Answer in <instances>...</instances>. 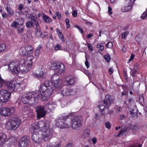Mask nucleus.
Returning a JSON list of instances; mask_svg holds the SVG:
<instances>
[{
    "instance_id": "obj_1",
    "label": "nucleus",
    "mask_w": 147,
    "mask_h": 147,
    "mask_svg": "<svg viewBox=\"0 0 147 147\" xmlns=\"http://www.w3.org/2000/svg\"><path fill=\"white\" fill-rule=\"evenodd\" d=\"M51 80L53 82L47 81L41 85L39 91L29 92L26 96L23 97L21 98L23 103L32 105L36 102L39 97L43 101L48 100L52 94L54 87L58 88L61 86L59 79V76L57 75L54 74L51 78Z\"/></svg>"
},
{
    "instance_id": "obj_2",
    "label": "nucleus",
    "mask_w": 147,
    "mask_h": 147,
    "mask_svg": "<svg viewBox=\"0 0 147 147\" xmlns=\"http://www.w3.org/2000/svg\"><path fill=\"white\" fill-rule=\"evenodd\" d=\"M34 129L39 131H42V136L45 141H48L53 135V131L48 127V125L45 123L40 122L37 123L34 126Z\"/></svg>"
},
{
    "instance_id": "obj_3",
    "label": "nucleus",
    "mask_w": 147,
    "mask_h": 147,
    "mask_svg": "<svg viewBox=\"0 0 147 147\" xmlns=\"http://www.w3.org/2000/svg\"><path fill=\"white\" fill-rule=\"evenodd\" d=\"M113 103V100L111 96L106 95L103 102L98 105V108L101 111L102 114L105 115L108 114H111L113 113V111H110L109 108Z\"/></svg>"
},
{
    "instance_id": "obj_4",
    "label": "nucleus",
    "mask_w": 147,
    "mask_h": 147,
    "mask_svg": "<svg viewBox=\"0 0 147 147\" xmlns=\"http://www.w3.org/2000/svg\"><path fill=\"white\" fill-rule=\"evenodd\" d=\"M21 64L18 61L10 62L8 65V69L13 74H18L20 73Z\"/></svg>"
},
{
    "instance_id": "obj_5",
    "label": "nucleus",
    "mask_w": 147,
    "mask_h": 147,
    "mask_svg": "<svg viewBox=\"0 0 147 147\" xmlns=\"http://www.w3.org/2000/svg\"><path fill=\"white\" fill-rule=\"evenodd\" d=\"M20 123L17 119H11L7 122L5 127L8 130H15L18 127Z\"/></svg>"
},
{
    "instance_id": "obj_6",
    "label": "nucleus",
    "mask_w": 147,
    "mask_h": 147,
    "mask_svg": "<svg viewBox=\"0 0 147 147\" xmlns=\"http://www.w3.org/2000/svg\"><path fill=\"white\" fill-rule=\"evenodd\" d=\"M64 113L62 117L63 119H61L60 118H58L56 121V125L58 127L60 128H67L69 127V126L65 123V119L68 117L69 116L65 115Z\"/></svg>"
},
{
    "instance_id": "obj_7",
    "label": "nucleus",
    "mask_w": 147,
    "mask_h": 147,
    "mask_svg": "<svg viewBox=\"0 0 147 147\" xmlns=\"http://www.w3.org/2000/svg\"><path fill=\"white\" fill-rule=\"evenodd\" d=\"M51 67L55 71L59 74L63 72L65 68L64 65L60 62L52 63Z\"/></svg>"
},
{
    "instance_id": "obj_8",
    "label": "nucleus",
    "mask_w": 147,
    "mask_h": 147,
    "mask_svg": "<svg viewBox=\"0 0 147 147\" xmlns=\"http://www.w3.org/2000/svg\"><path fill=\"white\" fill-rule=\"evenodd\" d=\"M82 119L81 116H77L75 117L71 120V126L74 129H76L82 126Z\"/></svg>"
},
{
    "instance_id": "obj_9",
    "label": "nucleus",
    "mask_w": 147,
    "mask_h": 147,
    "mask_svg": "<svg viewBox=\"0 0 147 147\" xmlns=\"http://www.w3.org/2000/svg\"><path fill=\"white\" fill-rule=\"evenodd\" d=\"M15 108L14 107H3L1 109L0 113L2 115L6 117L13 114Z\"/></svg>"
},
{
    "instance_id": "obj_10",
    "label": "nucleus",
    "mask_w": 147,
    "mask_h": 147,
    "mask_svg": "<svg viewBox=\"0 0 147 147\" xmlns=\"http://www.w3.org/2000/svg\"><path fill=\"white\" fill-rule=\"evenodd\" d=\"M11 93L5 90H2L0 91V101L3 102L7 101L10 96Z\"/></svg>"
},
{
    "instance_id": "obj_11",
    "label": "nucleus",
    "mask_w": 147,
    "mask_h": 147,
    "mask_svg": "<svg viewBox=\"0 0 147 147\" xmlns=\"http://www.w3.org/2000/svg\"><path fill=\"white\" fill-rule=\"evenodd\" d=\"M34 130L32 136V138L33 141L35 143L39 144L41 143L42 142V138L39 137V134L38 133L39 130L34 129Z\"/></svg>"
},
{
    "instance_id": "obj_12",
    "label": "nucleus",
    "mask_w": 147,
    "mask_h": 147,
    "mask_svg": "<svg viewBox=\"0 0 147 147\" xmlns=\"http://www.w3.org/2000/svg\"><path fill=\"white\" fill-rule=\"evenodd\" d=\"M36 111L37 113V117L39 119L44 117L46 115L47 111H46L43 106H38L36 107Z\"/></svg>"
},
{
    "instance_id": "obj_13",
    "label": "nucleus",
    "mask_w": 147,
    "mask_h": 147,
    "mask_svg": "<svg viewBox=\"0 0 147 147\" xmlns=\"http://www.w3.org/2000/svg\"><path fill=\"white\" fill-rule=\"evenodd\" d=\"M21 66L20 68V73L22 72L23 74L26 73L28 72L31 69L32 65L27 63H26L24 65V63L23 64V62H20Z\"/></svg>"
},
{
    "instance_id": "obj_14",
    "label": "nucleus",
    "mask_w": 147,
    "mask_h": 147,
    "mask_svg": "<svg viewBox=\"0 0 147 147\" xmlns=\"http://www.w3.org/2000/svg\"><path fill=\"white\" fill-rule=\"evenodd\" d=\"M29 141L26 136H23L19 142V147H26L28 146Z\"/></svg>"
},
{
    "instance_id": "obj_15",
    "label": "nucleus",
    "mask_w": 147,
    "mask_h": 147,
    "mask_svg": "<svg viewBox=\"0 0 147 147\" xmlns=\"http://www.w3.org/2000/svg\"><path fill=\"white\" fill-rule=\"evenodd\" d=\"M74 92L72 90H70L67 88H64L61 92V93L63 96H68L74 94Z\"/></svg>"
},
{
    "instance_id": "obj_16",
    "label": "nucleus",
    "mask_w": 147,
    "mask_h": 147,
    "mask_svg": "<svg viewBox=\"0 0 147 147\" xmlns=\"http://www.w3.org/2000/svg\"><path fill=\"white\" fill-rule=\"evenodd\" d=\"M34 59V57L32 55H30L27 57L26 59H22L21 61V62H23V64L24 63V65L26 63H27L28 64H29L32 66L33 62L32 60Z\"/></svg>"
},
{
    "instance_id": "obj_17",
    "label": "nucleus",
    "mask_w": 147,
    "mask_h": 147,
    "mask_svg": "<svg viewBox=\"0 0 147 147\" xmlns=\"http://www.w3.org/2000/svg\"><path fill=\"white\" fill-rule=\"evenodd\" d=\"M45 71L42 69L39 70V73H32V76L34 77H35L39 79H43L45 78Z\"/></svg>"
},
{
    "instance_id": "obj_18",
    "label": "nucleus",
    "mask_w": 147,
    "mask_h": 147,
    "mask_svg": "<svg viewBox=\"0 0 147 147\" xmlns=\"http://www.w3.org/2000/svg\"><path fill=\"white\" fill-rule=\"evenodd\" d=\"M66 81L67 84L71 85L74 83L75 80V78L73 77L68 76L66 77Z\"/></svg>"
},
{
    "instance_id": "obj_19",
    "label": "nucleus",
    "mask_w": 147,
    "mask_h": 147,
    "mask_svg": "<svg viewBox=\"0 0 147 147\" xmlns=\"http://www.w3.org/2000/svg\"><path fill=\"white\" fill-rule=\"evenodd\" d=\"M36 28H35L36 31L35 32V34L36 36L37 37H40L41 36L42 32L40 30V27L39 26V23L38 24H36Z\"/></svg>"
},
{
    "instance_id": "obj_20",
    "label": "nucleus",
    "mask_w": 147,
    "mask_h": 147,
    "mask_svg": "<svg viewBox=\"0 0 147 147\" xmlns=\"http://www.w3.org/2000/svg\"><path fill=\"white\" fill-rule=\"evenodd\" d=\"M7 139L6 138V135L3 133L0 134V146L2 145V144L6 142Z\"/></svg>"
},
{
    "instance_id": "obj_21",
    "label": "nucleus",
    "mask_w": 147,
    "mask_h": 147,
    "mask_svg": "<svg viewBox=\"0 0 147 147\" xmlns=\"http://www.w3.org/2000/svg\"><path fill=\"white\" fill-rule=\"evenodd\" d=\"M5 10L7 11V14L8 15L12 16L14 14V11L11 9L9 5H7V7L5 8Z\"/></svg>"
},
{
    "instance_id": "obj_22",
    "label": "nucleus",
    "mask_w": 147,
    "mask_h": 147,
    "mask_svg": "<svg viewBox=\"0 0 147 147\" xmlns=\"http://www.w3.org/2000/svg\"><path fill=\"white\" fill-rule=\"evenodd\" d=\"M90 134V130L88 129H86L83 131L82 136L84 138H88Z\"/></svg>"
},
{
    "instance_id": "obj_23",
    "label": "nucleus",
    "mask_w": 147,
    "mask_h": 147,
    "mask_svg": "<svg viewBox=\"0 0 147 147\" xmlns=\"http://www.w3.org/2000/svg\"><path fill=\"white\" fill-rule=\"evenodd\" d=\"M30 16V18L31 20L35 22V25L38 24L39 23L36 20L37 18L36 14L34 13H31Z\"/></svg>"
},
{
    "instance_id": "obj_24",
    "label": "nucleus",
    "mask_w": 147,
    "mask_h": 147,
    "mask_svg": "<svg viewBox=\"0 0 147 147\" xmlns=\"http://www.w3.org/2000/svg\"><path fill=\"white\" fill-rule=\"evenodd\" d=\"M42 46L41 45H39L36 48L35 52V55L36 57H38L42 51Z\"/></svg>"
},
{
    "instance_id": "obj_25",
    "label": "nucleus",
    "mask_w": 147,
    "mask_h": 147,
    "mask_svg": "<svg viewBox=\"0 0 147 147\" xmlns=\"http://www.w3.org/2000/svg\"><path fill=\"white\" fill-rule=\"evenodd\" d=\"M16 141V140L14 137H11L8 139H7L6 142H7V144H9L8 142H9V145L10 146L14 144Z\"/></svg>"
},
{
    "instance_id": "obj_26",
    "label": "nucleus",
    "mask_w": 147,
    "mask_h": 147,
    "mask_svg": "<svg viewBox=\"0 0 147 147\" xmlns=\"http://www.w3.org/2000/svg\"><path fill=\"white\" fill-rule=\"evenodd\" d=\"M43 108H44V109L47 111V110H51L52 107H53L51 102H49V103L45 104V105L43 106Z\"/></svg>"
},
{
    "instance_id": "obj_27",
    "label": "nucleus",
    "mask_w": 147,
    "mask_h": 147,
    "mask_svg": "<svg viewBox=\"0 0 147 147\" xmlns=\"http://www.w3.org/2000/svg\"><path fill=\"white\" fill-rule=\"evenodd\" d=\"M35 25V22L33 21H29L27 22L26 24V26L28 28L33 27Z\"/></svg>"
},
{
    "instance_id": "obj_28",
    "label": "nucleus",
    "mask_w": 147,
    "mask_h": 147,
    "mask_svg": "<svg viewBox=\"0 0 147 147\" xmlns=\"http://www.w3.org/2000/svg\"><path fill=\"white\" fill-rule=\"evenodd\" d=\"M42 18L47 23H50L52 21V20L51 18L45 14L42 15Z\"/></svg>"
},
{
    "instance_id": "obj_29",
    "label": "nucleus",
    "mask_w": 147,
    "mask_h": 147,
    "mask_svg": "<svg viewBox=\"0 0 147 147\" xmlns=\"http://www.w3.org/2000/svg\"><path fill=\"white\" fill-rule=\"evenodd\" d=\"M19 52L21 55L26 56L28 55L25 47H23L20 49Z\"/></svg>"
},
{
    "instance_id": "obj_30",
    "label": "nucleus",
    "mask_w": 147,
    "mask_h": 147,
    "mask_svg": "<svg viewBox=\"0 0 147 147\" xmlns=\"http://www.w3.org/2000/svg\"><path fill=\"white\" fill-rule=\"evenodd\" d=\"M128 5L124 8V9H122V10L123 12L128 11L130 10L132 7V5L128 3Z\"/></svg>"
},
{
    "instance_id": "obj_31",
    "label": "nucleus",
    "mask_w": 147,
    "mask_h": 147,
    "mask_svg": "<svg viewBox=\"0 0 147 147\" xmlns=\"http://www.w3.org/2000/svg\"><path fill=\"white\" fill-rule=\"evenodd\" d=\"M130 74L133 77H134L137 75L138 71L133 69L132 68H130Z\"/></svg>"
},
{
    "instance_id": "obj_32",
    "label": "nucleus",
    "mask_w": 147,
    "mask_h": 147,
    "mask_svg": "<svg viewBox=\"0 0 147 147\" xmlns=\"http://www.w3.org/2000/svg\"><path fill=\"white\" fill-rule=\"evenodd\" d=\"M26 51L27 52L28 54L31 53L32 52V47L30 46H27L25 47Z\"/></svg>"
},
{
    "instance_id": "obj_33",
    "label": "nucleus",
    "mask_w": 147,
    "mask_h": 147,
    "mask_svg": "<svg viewBox=\"0 0 147 147\" xmlns=\"http://www.w3.org/2000/svg\"><path fill=\"white\" fill-rule=\"evenodd\" d=\"M97 47L98 49V51L99 52H102L104 49V47L102 43H98L97 46Z\"/></svg>"
},
{
    "instance_id": "obj_34",
    "label": "nucleus",
    "mask_w": 147,
    "mask_h": 147,
    "mask_svg": "<svg viewBox=\"0 0 147 147\" xmlns=\"http://www.w3.org/2000/svg\"><path fill=\"white\" fill-rule=\"evenodd\" d=\"M142 19L144 20L147 19V8L146 11L142 14L141 16Z\"/></svg>"
},
{
    "instance_id": "obj_35",
    "label": "nucleus",
    "mask_w": 147,
    "mask_h": 147,
    "mask_svg": "<svg viewBox=\"0 0 147 147\" xmlns=\"http://www.w3.org/2000/svg\"><path fill=\"white\" fill-rule=\"evenodd\" d=\"M25 28V26H22L19 27L18 29V33L19 34L22 33L23 32Z\"/></svg>"
},
{
    "instance_id": "obj_36",
    "label": "nucleus",
    "mask_w": 147,
    "mask_h": 147,
    "mask_svg": "<svg viewBox=\"0 0 147 147\" xmlns=\"http://www.w3.org/2000/svg\"><path fill=\"white\" fill-rule=\"evenodd\" d=\"M126 129L127 128L125 127L123 129H121V131L119 132L118 134L117 135V136H119L121 135L124 134L125 132Z\"/></svg>"
},
{
    "instance_id": "obj_37",
    "label": "nucleus",
    "mask_w": 147,
    "mask_h": 147,
    "mask_svg": "<svg viewBox=\"0 0 147 147\" xmlns=\"http://www.w3.org/2000/svg\"><path fill=\"white\" fill-rule=\"evenodd\" d=\"M104 58L106 61L107 62L110 61L111 59L109 53L105 56Z\"/></svg>"
},
{
    "instance_id": "obj_38",
    "label": "nucleus",
    "mask_w": 147,
    "mask_h": 147,
    "mask_svg": "<svg viewBox=\"0 0 147 147\" xmlns=\"http://www.w3.org/2000/svg\"><path fill=\"white\" fill-rule=\"evenodd\" d=\"M127 102L129 104H131L132 102H133V99L132 98H129L127 99ZM124 103L126 105H127L128 107H129V105H128L127 103H126V101H125Z\"/></svg>"
},
{
    "instance_id": "obj_39",
    "label": "nucleus",
    "mask_w": 147,
    "mask_h": 147,
    "mask_svg": "<svg viewBox=\"0 0 147 147\" xmlns=\"http://www.w3.org/2000/svg\"><path fill=\"white\" fill-rule=\"evenodd\" d=\"M129 32L128 31H126L123 32L121 33L122 37L123 38H126L127 36L129 34Z\"/></svg>"
},
{
    "instance_id": "obj_40",
    "label": "nucleus",
    "mask_w": 147,
    "mask_h": 147,
    "mask_svg": "<svg viewBox=\"0 0 147 147\" xmlns=\"http://www.w3.org/2000/svg\"><path fill=\"white\" fill-rule=\"evenodd\" d=\"M6 48L5 45L4 43L0 44V52L5 50Z\"/></svg>"
},
{
    "instance_id": "obj_41",
    "label": "nucleus",
    "mask_w": 147,
    "mask_h": 147,
    "mask_svg": "<svg viewBox=\"0 0 147 147\" xmlns=\"http://www.w3.org/2000/svg\"><path fill=\"white\" fill-rule=\"evenodd\" d=\"M17 25H19V24L18 22L16 21H14L11 25L12 27H14L15 28H17Z\"/></svg>"
},
{
    "instance_id": "obj_42",
    "label": "nucleus",
    "mask_w": 147,
    "mask_h": 147,
    "mask_svg": "<svg viewBox=\"0 0 147 147\" xmlns=\"http://www.w3.org/2000/svg\"><path fill=\"white\" fill-rule=\"evenodd\" d=\"M18 21V23L19 25L22 26L24 24V19L23 18H21L19 19Z\"/></svg>"
},
{
    "instance_id": "obj_43",
    "label": "nucleus",
    "mask_w": 147,
    "mask_h": 147,
    "mask_svg": "<svg viewBox=\"0 0 147 147\" xmlns=\"http://www.w3.org/2000/svg\"><path fill=\"white\" fill-rule=\"evenodd\" d=\"M61 143L60 142L56 143L53 145H51V147H60L61 146Z\"/></svg>"
},
{
    "instance_id": "obj_44",
    "label": "nucleus",
    "mask_w": 147,
    "mask_h": 147,
    "mask_svg": "<svg viewBox=\"0 0 147 147\" xmlns=\"http://www.w3.org/2000/svg\"><path fill=\"white\" fill-rule=\"evenodd\" d=\"M113 46V43L111 42H110L107 43L106 45V47L107 48L109 49L112 48Z\"/></svg>"
},
{
    "instance_id": "obj_45",
    "label": "nucleus",
    "mask_w": 147,
    "mask_h": 147,
    "mask_svg": "<svg viewBox=\"0 0 147 147\" xmlns=\"http://www.w3.org/2000/svg\"><path fill=\"white\" fill-rule=\"evenodd\" d=\"M57 30H59V33H58V34L59 38L60 39H63V35L62 34L61 32H60L59 30V29H57Z\"/></svg>"
},
{
    "instance_id": "obj_46",
    "label": "nucleus",
    "mask_w": 147,
    "mask_h": 147,
    "mask_svg": "<svg viewBox=\"0 0 147 147\" xmlns=\"http://www.w3.org/2000/svg\"><path fill=\"white\" fill-rule=\"evenodd\" d=\"M61 45L60 44H57L54 47V49L56 51L60 49L61 48Z\"/></svg>"
},
{
    "instance_id": "obj_47",
    "label": "nucleus",
    "mask_w": 147,
    "mask_h": 147,
    "mask_svg": "<svg viewBox=\"0 0 147 147\" xmlns=\"http://www.w3.org/2000/svg\"><path fill=\"white\" fill-rule=\"evenodd\" d=\"M65 22L67 28H69L70 27V25L69 23V19L68 18H66L65 19Z\"/></svg>"
},
{
    "instance_id": "obj_48",
    "label": "nucleus",
    "mask_w": 147,
    "mask_h": 147,
    "mask_svg": "<svg viewBox=\"0 0 147 147\" xmlns=\"http://www.w3.org/2000/svg\"><path fill=\"white\" fill-rule=\"evenodd\" d=\"M74 144L72 143H68L65 145L64 147H74Z\"/></svg>"
},
{
    "instance_id": "obj_49",
    "label": "nucleus",
    "mask_w": 147,
    "mask_h": 147,
    "mask_svg": "<svg viewBox=\"0 0 147 147\" xmlns=\"http://www.w3.org/2000/svg\"><path fill=\"white\" fill-rule=\"evenodd\" d=\"M134 68L132 69L137 71L139 68V65L137 63H136L134 64Z\"/></svg>"
},
{
    "instance_id": "obj_50",
    "label": "nucleus",
    "mask_w": 147,
    "mask_h": 147,
    "mask_svg": "<svg viewBox=\"0 0 147 147\" xmlns=\"http://www.w3.org/2000/svg\"><path fill=\"white\" fill-rule=\"evenodd\" d=\"M24 8V5L23 4L20 3L18 5V10L19 11H22Z\"/></svg>"
},
{
    "instance_id": "obj_51",
    "label": "nucleus",
    "mask_w": 147,
    "mask_h": 147,
    "mask_svg": "<svg viewBox=\"0 0 147 147\" xmlns=\"http://www.w3.org/2000/svg\"><path fill=\"white\" fill-rule=\"evenodd\" d=\"M129 113L131 115H133L134 116H137L138 115V113H137L134 111H133L132 110H130L129 111Z\"/></svg>"
},
{
    "instance_id": "obj_52",
    "label": "nucleus",
    "mask_w": 147,
    "mask_h": 147,
    "mask_svg": "<svg viewBox=\"0 0 147 147\" xmlns=\"http://www.w3.org/2000/svg\"><path fill=\"white\" fill-rule=\"evenodd\" d=\"M87 46L88 49H90L91 51L93 50V48L92 45L90 43H87Z\"/></svg>"
},
{
    "instance_id": "obj_53",
    "label": "nucleus",
    "mask_w": 147,
    "mask_h": 147,
    "mask_svg": "<svg viewBox=\"0 0 147 147\" xmlns=\"http://www.w3.org/2000/svg\"><path fill=\"white\" fill-rule=\"evenodd\" d=\"M132 129L133 131H136L138 129V127L137 125H134L133 126Z\"/></svg>"
},
{
    "instance_id": "obj_54",
    "label": "nucleus",
    "mask_w": 147,
    "mask_h": 147,
    "mask_svg": "<svg viewBox=\"0 0 147 147\" xmlns=\"http://www.w3.org/2000/svg\"><path fill=\"white\" fill-rule=\"evenodd\" d=\"M106 127L108 129H110L111 127L110 123L109 122H106L105 123Z\"/></svg>"
},
{
    "instance_id": "obj_55",
    "label": "nucleus",
    "mask_w": 147,
    "mask_h": 147,
    "mask_svg": "<svg viewBox=\"0 0 147 147\" xmlns=\"http://www.w3.org/2000/svg\"><path fill=\"white\" fill-rule=\"evenodd\" d=\"M56 15L59 19H61V15L59 12H56Z\"/></svg>"
},
{
    "instance_id": "obj_56",
    "label": "nucleus",
    "mask_w": 147,
    "mask_h": 147,
    "mask_svg": "<svg viewBox=\"0 0 147 147\" xmlns=\"http://www.w3.org/2000/svg\"><path fill=\"white\" fill-rule=\"evenodd\" d=\"M131 110L133 111L134 112V111L135 112L138 113V109H137V108L136 106H134L133 107V109Z\"/></svg>"
},
{
    "instance_id": "obj_57",
    "label": "nucleus",
    "mask_w": 147,
    "mask_h": 147,
    "mask_svg": "<svg viewBox=\"0 0 147 147\" xmlns=\"http://www.w3.org/2000/svg\"><path fill=\"white\" fill-rule=\"evenodd\" d=\"M78 13L76 10H74L73 11L72 14L73 16L74 17H76Z\"/></svg>"
},
{
    "instance_id": "obj_58",
    "label": "nucleus",
    "mask_w": 147,
    "mask_h": 147,
    "mask_svg": "<svg viewBox=\"0 0 147 147\" xmlns=\"http://www.w3.org/2000/svg\"><path fill=\"white\" fill-rule=\"evenodd\" d=\"M86 61L85 62V65L86 67L87 68H88L89 67V62L88 61L87 58H86Z\"/></svg>"
},
{
    "instance_id": "obj_59",
    "label": "nucleus",
    "mask_w": 147,
    "mask_h": 147,
    "mask_svg": "<svg viewBox=\"0 0 147 147\" xmlns=\"http://www.w3.org/2000/svg\"><path fill=\"white\" fill-rule=\"evenodd\" d=\"M139 101L141 103L144 102V99L143 96H141L140 97Z\"/></svg>"
},
{
    "instance_id": "obj_60",
    "label": "nucleus",
    "mask_w": 147,
    "mask_h": 147,
    "mask_svg": "<svg viewBox=\"0 0 147 147\" xmlns=\"http://www.w3.org/2000/svg\"><path fill=\"white\" fill-rule=\"evenodd\" d=\"M76 27L79 29L80 32L81 33H82L83 32V30L79 26H77Z\"/></svg>"
},
{
    "instance_id": "obj_61",
    "label": "nucleus",
    "mask_w": 147,
    "mask_h": 147,
    "mask_svg": "<svg viewBox=\"0 0 147 147\" xmlns=\"http://www.w3.org/2000/svg\"><path fill=\"white\" fill-rule=\"evenodd\" d=\"M92 141L94 144H95L97 140L96 138L93 137L92 139Z\"/></svg>"
},
{
    "instance_id": "obj_62",
    "label": "nucleus",
    "mask_w": 147,
    "mask_h": 147,
    "mask_svg": "<svg viewBox=\"0 0 147 147\" xmlns=\"http://www.w3.org/2000/svg\"><path fill=\"white\" fill-rule=\"evenodd\" d=\"M113 72V68L111 67L109 68V72L110 74H111Z\"/></svg>"
},
{
    "instance_id": "obj_63",
    "label": "nucleus",
    "mask_w": 147,
    "mask_h": 147,
    "mask_svg": "<svg viewBox=\"0 0 147 147\" xmlns=\"http://www.w3.org/2000/svg\"><path fill=\"white\" fill-rule=\"evenodd\" d=\"M123 74L125 77V78L126 80L127 79V75L126 72V71H125V70L124 71Z\"/></svg>"
},
{
    "instance_id": "obj_64",
    "label": "nucleus",
    "mask_w": 147,
    "mask_h": 147,
    "mask_svg": "<svg viewBox=\"0 0 147 147\" xmlns=\"http://www.w3.org/2000/svg\"><path fill=\"white\" fill-rule=\"evenodd\" d=\"M7 143H5V142L3 143L2 144V146H1V147H10V146L9 145L8 146L7 145Z\"/></svg>"
}]
</instances>
